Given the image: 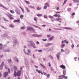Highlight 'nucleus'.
Wrapping results in <instances>:
<instances>
[{
	"mask_svg": "<svg viewBox=\"0 0 79 79\" xmlns=\"http://www.w3.org/2000/svg\"><path fill=\"white\" fill-rule=\"evenodd\" d=\"M71 47L73 49L74 48V44H72L71 46Z\"/></svg>",
	"mask_w": 79,
	"mask_h": 79,
	"instance_id": "nucleus-43",
	"label": "nucleus"
},
{
	"mask_svg": "<svg viewBox=\"0 0 79 79\" xmlns=\"http://www.w3.org/2000/svg\"><path fill=\"white\" fill-rule=\"evenodd\" d=\"M23 51L25 53V54H26V50L25 49H24Z\"/></svg>",
	"mask_w": 79,
	"mask_h": 79,
	"instance_id": "nucleus-46",
	"label": "nucleus"
},
{
	"mask_svg": "<svg viewBox=\"0 0 79 79\" xmlns=\"http://www.w3.org/2000/svg\"><path fill=\"white\" fill-rule=\"evenodd\" d=\"M8 71L9 73H10V69H9V68H8Z\"/></svg>",
	"mask_w": 79,
	"mask_h": 79,
	"instance_id": "nucleus-62",
	"label": "nucleus"
},
{
	"mask_svg": "<svg viewBox=\"0 0 79 79\" xmlns=\"http://www.w3.org/2000/svg\"><path fill=\"white\" fill-rule=\"evenodd\" d=\"M25 2L27 4H30V2H28L26 0L25 1Z\"/></svg>",
	"mask_w": 79,
	"mask_h": 79,
	"instance_id": "nucleus-38",
	"label": "nucleus"
},
{
	"mask_svg": "<svg viewBox=\"0 0 79 79\" xmlns=\"http://www.w3.org/2000/svg\"><path fill=\"white\" fill-rule=\"evenodd\" d=\"M6 15L8 17V18L10 19H15L13 17V16L11 14H9V15L6 14Z\"/></svg>",
	"mask_w": 79,
	"mask_h": 79,
	"instance_id": "nucleus-3",
	"label": "nucleus"
},
{
	"mask_svg": "<svg viewBox=\"0 0 79 79\" xmlns=\"http://www.w3.org/2000/svg\"><path fill=\"white\" fill-rule=\"evenodd\" d=\"M65 46V44H62L61 45L62 48H63Z\"/></svg>",
	"mask_w": 79,
	"mask_h": 79,
	"instance_id": "nucleus-27",
	"label": "nucleus"
},
{
	"mask_svg": "<svg viewBox=\"0 0 79 79\" xmlns=\"http://www.w3.org/2000/svg\"><path fill=\"white\" fill-rule=\"evenodd\" d=\"M18 44V41L17 40L15 39L14 40V44L13 45V46L14 47H15V46H16V45H17Z\"/></svg>",
	"mask_w": 79,
	"mask_h": 79,
	"instance_id": "nucleus-6",
	"label": "nucleus"
},
{
	"mask_svg": "<svg viewBox=\"0 0 79 79\" xmlns=\"http://www.w3.org/2000/svg\"><path fill=\"white\" fill-rule=\"evenodd\" d=\"M42 37V35H37V37Z\"/></svg>",
	"mask_w": 79,
	"mask_h": 79,
	"instance_id": "nucleus-37",
	"label": "nucleus"
},
{
	"mask_svg": "<svg viewBox=\"0 0 79 79\" xmlns=\"http://www.w3.org/2000/svg\"><path fill=\"white\" fill-rule=\"evenodd\" d=\"M14 68L15 69V70L14 72V76L15 77H16V76L19 77L20 76V75H21V70L19 71L18 72V69H17V67L14 66Z\"/></svg>",
	"mask_w": 79,
	"mask_h": 79,
	"instance_id": "nucleus-1",
	"label": "nucleus"
},
{
	"mask_svg": "<svg viewBox=\"0 0 79 79\" xmlns=\"http://www.w3.org/2000/svg\"><path fill=\"white\" fill-rule=\"evenodd\" d=\"M17 15H20V12L17 11L16 12Z\"/></svg>",
	"mask_w": 79,
	"mask_h": 79,
	"instance_id": "nucleus-55",
	"label": "nucleus"
},
{
	"mask_svg": "<svg viewBox=\"0 0 79 79\" xmlns=\"http://www.w3.org/2000/svg\"><path fill=\"white\" fill-rule=\"evenodd\" d=\"M47 36L49 38L51 36V35H47Z\"/></svg>",
	"mask_w": 79,
	"mask_h": 79,
	"instance_id": "nucleus-49",
	"label": "nucleus"
},
{
	"mask_svg": "<svg viewBox=\"0 0 79 79\" xmlns=\"http://www.w3.org/2000/svg\"><path fill=\"white\" fill-rule=\"evenodd\" d=\"M44 18H45L46 19H47V15H44Z\"/></svg>",
	"mask_w": 79,
	"mask_h": 79,
	"instance_id": "nucleus-57",
	"label": "nucleus"
},
{
	"mask_svg": "<svg viewBox=\"0 0 79 79\" xmlns=\"http://www.w3.org/2000/svg\"><path fill=\"white\" fill-rule=\"evenodd\" d=\"M66 41V40H64V41H62V44H63V43H64Z\"/></svg>",
	"mask_w": 79,
	"mask_h": 79,
	"instance_id": "nucleus-59",
	"label": "nucleus"
},
{
	"mask_svg": "<svg viewBox=\"0 0 79 79\" xmlns=\"http://www.w3.org/2000/svg\"><path fill=\"white\" fill-rule=\"evenodd\" d=\"M29 6L30 8H34V9H35V7H34L33 6Z\"/></svg>",
	"mask_w": 79,
	"mask_h": 79,
	"instance_id": "nucleus-39",
	"label": "nucleus"
},
{
	"mask_svg": "<svg viewBox=\"0 0 79 79\" xmlns=\"http://www.w3.org/2000/svg\"><path fill=\"white\" fill-rule=\"evenodd\" d=\"M20 19H19L17 20H15L14 21V23H20Z\"/></svg>",
	"mask_w": 79,
	"mask_h": 79,
	"instance_id": "nucleus-9",
	"label": "nucleus"
},
{
	"mask_svg": "<svg viewBox=\"0 0 79 79\" xmlns=\"http://www.w3.org/2000/svg\"><path fill=\"white\" fill-rule=\"evenodd\" d=\"M56 20L57 21H59V22L61 23V20H62V19H60V18H57L56 19Z\"/></svg>",
	"mask_w": 79,
	"mask_h": 79,
	"instance_id": "nucleus-15",
	"label": "nucleus"
},
{
	"mask_svg": "<svg viewBox=\"0 0 79 79\" xmlns=\"http://www.w3.org/2000/svg\"><path fill=\"white\" fill-rule=\"evenodd\" d=\"M21 29H25V27H21Z\"/></svg>",
	"mask_w": 79,
	"mask_h": 79,
	"instance_id": "nucleus-44",
	"label": "nucleus"
},
{
	"mask_svg": "<svg viewBox=\"0 0 79 79\" xmlns=\"http://www.w3.org/2000/svg\"><path fill=\"white\" fill-rule=\"evenodd\" d=\"M23 17L24 16L23 15H21L20 16V18H21V19H23Z\"/></svg>",
	"mask_w": 79,
	"mask_h": 79,
	"instance_id": "nucleus-50",
	"label": "nucleus"
},
{
	"mask_svg": "<svg viewBox=\"0 0 79 79\" xmlns=\"http://www.w3.org/2000/svg\"><path fill=\"white\" fill-rule=\"evenodd\" d=\"M67 0H65L63 4V5H64V4H66V2H67Z\"/></svg>",
	"mask_w": 79,
	"mask_h": 79,
	"instance_id": "nucleus-40",
	"label": "nucleus"
},
{
	"mask_svg": "<svg viewBox=\"0 0 79 79\" xmlns=\"http://www.w3.org/2000/svg\"><path fill=\"white\" fill-rule=\"evenodd\" d=\"M4 66V62H2L1 63V64L0 65V69H2L3 67Z\"/></svg>",
	"mask_w": 79,
	"mask_h": 79,
	"instance_id": "nucleus-8",
	"label": "nucleus"
},
{
	"mask_svg": "<svg viewBox=\"0 0 79 79\" xmlns=\"http://www.w3.org/2000/svg\"><path fill=\"white\" fill-rule=\"evenodd\" d=\"M15 61H16V62H17V63L18 62V59L17 57H15Z\"/></svg>",
	"mask_w": 79,
	"mask_h": 79,
	"instance_id": "nucleus-24",
	"label": "nucleus"
},
{
	"mask_svg": "<svg viewBox=\"0 0 79 79\" xmlns=\"http://www.w3.org/2000/svg\"><path fill=\"white\" fill-rule=\"evenodd\" d=\"M51 71H53L54 70V69H53V68H52V67H51Z\"/></svg>",
	"mask_w": 79,
	"mask_h": 79,
	"instance_id": "nucleus-58",
	"label": "nucleus"
},
{
	"mask_svg": "<svg viewBox=\"0 0 79 79\" xmlns=\"http://www.w3.org/2000/svg\"><path fill=\"white\" fill-rule=\"evenodd\" d=\"M48 17L49 18H51V19H53V18H54L53 16L51 15H49Z\"/></svg>",
	"mask_w": 79,
	"mask_h": 79,
	"instance_id": "nucleus-31",
	"label": "nucleus"
},
{
	"mask_svg": "<svg viewBox=\"0 0 79 79\" xmlns=\"http://www.w3.org/2000/svg\"><path fill=\"white\" fill-rule=\"evenodd\" d=\"M10 12L11 13H12V14H14L15 13V12L14 11L12 10H10Z\"/></svg>",
	"mask_w": 79,
	"mask_h": 79,
	"instance_id": "nucleus-29",
	"label": "nucleus"
},
{
	"mask_svg": "<svg viewBox=\"0 0 79 79\" xmlns=\"http://www.w3.org/2000/svg\"><path fill=\"white\" fill-rule=\"evenodd\" d=\"M47 6H45L44 7V10H46V9H47Z\"/></svg>",
	"mask_w": 79,
	"mask_h": 79,
	"instance_id": "nucleus-41",
	"label": "nucleus"
},
{
	"mask_svg": "<svg viewBox=\"0 0 79 79\" xmlns=\"http://www.w3.org/2000/svg\"><path fill=\"white\" fill-rule=\"evenodd\" d=\"M25 9L26 11H27V12H28V13H29L30 12V10H29V9L27 8V7H25Z\"/></svg>",
	"mask_w": 79,
	"mask_h": 79,
	"instance_id": "nucleus-18",
	"label": "nucleus"
},
{
	"mask_svg": "<svg viewBox=\"0 0 79 79\" xmlns=\"http://www.w3.org/2000/svg\"><path fill=\"white\" fill-rule=\"evenodd\" d=\"M54 38V36H52L50 38H49V40H53V39Z\"/></svg>",
	"mask_w": 79,
	"mask_h": 79,
	"instance_id": "nucleus-28",
	"label": "nucleus"
},
{
	"mask_svg": "<svg viewBox=\"0 0 79 79\" xmlns=\"http://www.w3.org/2000/svg\"><path fill=\"white\" fill-rule=\"evenodd\" d=\"M73 15H75V13H74V12L72 14V16H73Z\"/></svg>",
	"mask_w": 79,
	"mask_h": 79,
	"instance_id": "nucleus-64",
	"label": "nucleus"
},
{
	"mask_svg": "<svg viewBox=\"0 0 79 79\" xmlns=\"http://www.w3.org/2000/svg\"><path fill=\"white\" fill-rule=\"evenodd\" d=\"M48 66H49V67H50L51 66V64H50V63H48Z\"/></svg>",
	"mask_w": 79,
	"mask_h": 79,
	"instance_id": "nucleus-48",
	"label": "nucleus"
},
{
	"mask_svg": "<svg viewBox=\"0 0 79 79\" xmlns=\"http://www.w3.org/2000/svg\"><path fill=\"white\" fill-rule=\"evenodd\" d=\"M33 27H35V28H38L39 29H40V30H42V29L41 28H40V27H39L35 25H33Z\"/></svg>",
	"mask_w": 79,
	"mask_h": 79,
	"instance_id": "nucleus-11",
	"label": "nucleus"
},
{
	"mask_svg": "<svg viewBox=\"0 0 79 79\" xmlns=\"http://www.w3.org/2000/svg\"><path fill=\"white\" fill-rule=\"evenodd\" d=\"M61 28H63V29H67V30H72V28L70 27H61Z\"/></svg>",
	"mask_w": 79,
	"mask_h": 79,
	"instance_id": "nucleus-10",
	"label": "nucleus"
},
{
	"mask_svg": "<svg viewBox=\"0 0 79 79\" xmlns=\"http://www.w3.org/2000/svg\"><path fill=\"white\" fill-rule=\"evenodd\" d=\"M42 27H46V25H43L41 26Z\"/></svg>",
	"mask_w": 79,
	"mask_h": 79,
	"instance_id": "nucleus-54",
	"label": "nucleus"
},
{
	"mask_svg": "<svg viewBox=\"0 0 79 79\" xmlns=\"http://www.w3.org/2000/svg\"><path fill=\"white\" fill-rule=\"evenodd\" d=\"M36 9L37 10H42V8H40L39 7H38Z\"/></svg>",
	"mask_w": 79,
	"mask_h": 79,
	"instance_id": "nucleus-33",
	"label": "nucleus"
},
{
	"mask_svg": "<svg viewBox=\"0 0 79 79\" xmlns=\"http://www.w3.org/2000/svg\"><path fill=\"white\" fill-rule=\"evenodd\" d=\"M0 6L1 7H2V8H4L5 7V6L2 5V4H0Z\"/></svg>",
	"mask_w": 79,
	"mask_h": 79,
	"instance_id": "nucleus-34",
	"label": "nucleus"
},
{
	"mask_svg": "<svg viewBox=\"0 0 79 79\" xmlns=\"http://www.w3.org/2000/svg\"><path fill=\"white\" fill-rule=\"evenodd\" d=\"M52 45V43H47L45 45V46L47 47H49V46H50V45Z\"/></svg>",
	"mask_w": 79,
	"mask_h": 79,
	"instance_id": "nucleus-14",
	"label": "nucleus"
},
{
	"mask_svg": "<svg viewBox=\"0 0 79 79\" xmlns=\"http://www.w3.org/2000/svg\"><path fill=\"white\" fill-rule=\"evenodd\" d=\"M10 27H11L12 28H13L14 27V26H13L11 25H10Z\"/></svg>",
	"mask_w": 79,
	"mask_h": 79,
	"instance_id": "nucleus-45",
	"label": "nucleus"
},
{
	"mask_svg": "<svg viewBox=\"0 0 79 79\" xmlns=\"http://www.w3.org/2000/svg\"><path fill=\"white\" fill-rule=\"evenodd\" d=\"M56 30H59V31H60V30L64 31V30H63V29H59L58 28H56Z\"/></svg>",
	"mask_w": 79,
	"mask_h": 79,
	"instance_id": "nucleus-53",
	"label": "nucleus"
},
{
	"mask_svg": "<svg viewBox=\"0 0 79 79\" xmlns=\"http://www.w3.org/2000/svg\"><path fill=\"white\" fill-rule=\"evenodd\" d=\"M3 19H4L5 20V21H8V20H7L5 18H3Z\"/></svg>",
	"mask_w": 79,
	"mask_h": 79,
	"instance_id": "nucleus-61",
	"label": "nucleus"
},
{
	"mask_svg": "<svg viewBox=\"0 0 79 79\" xmlns=\"http://www.w3.org/2000/svg\"><path fill=\"white\" fill-rule=\"evenodd\" d=\"M43 52V51L42 49L39 50H38V52Z\"/></svg>",
	"mask_w": 79,
	"mask_h": 79,
	"instance_id": "nucleus-42",
	"label": "nucleus"
},
{
	"mask_svg": "<svg viewBox=\"0 0 79 79\" xmlns=\"http://www.w3.org/2000/svg\"><path fill=\"white\" fill-rule=\"evenodd\" d=\"M44 5H45V6H48V7H50L49 4L48 3H46Z\"/></svg>",
	"mask_w": 79,
	"mask_h": 79,
	"instance_id": "nucleus-23",
	"label": "nucleus"
},
{
	"mask_svg": "<svg viewBox=\"0 0 79 79\" xmlns=\"http://www.w3.org/2000/svg\"><path fill=\"white\" fill-rule=\"evenodd\" d=\"M37 16H38L39 17H40L41 16H42V14H38L37 15Z\"/></svg>",
	"mask_w": 79,
	"mask_h": 79,
	"instance_id": "nucleus-30",
	"label": "nucleus"
},
{
	"mask_svg": "<svg viewBox=\"0 0 79 79\" xmlns=\"http://www.w3.org/2000/svg\"><path fill=\"white\" fill-rule=\"evenodd\" d=\"M1 37H6L7 39H9L10 37L8 36V34H3L1 35Z\"/></svg>",
	"mask_w": 79,
	"mask_h": 79,
	"instance_id": "nucleus-4",
	"label": "nucleus"
},
{
	"mask_svg": "<svg viewBox=\"0 0 79 79\" xmlns=\"http://www.w3.org/2000/svg\"><path fill=\"white\" fill-rule=\"evenodd\" d=\"M27 30H28V31H31V30L34 31V28L32 27H27Z\"/></svg>",
	"mask_w": 79,
	"mask_h": 79,
	"instance_id": "nucleus-16",
	"label": "nucleus"
},
{
	"mask_svg": "<svg viewBox=\"0 0 79 79\" xmlns=\"http://www.w3.org/2000/svg\"><path fill=\"white\" fill-rule=\"evenodd\" d=\"M5 69H7L8 68V67H7V66H6V65H5Z\"/></svg>",
	"mask_w": 79,
	"mask_h": 79,
	"instance_id": "nucleus-60",
	"label": "nucleus"
},
{
	"mask_svg": "<svg viewBox=\"0 0 79 79\" xmlns=\"http://www.w3.org/2000/svg\"><path fill=\"white\" fill-rule=\"evenodd\" d=\"M27 42L30 43V44H28V46L30 47H33V48H36V46H35V44L32 41H28Z\"/></svg>",
	"mask_w": 79,
	"mask_h": 79,
	"instance_id": "nucleus-2",
	"label": "nucleus"
},
{
	"mask_svg": "<svg viewBox=\"0 0 79 79\" xmlns=\"http://www.w3.org/2000/svg\"><path fill=\"white\" fill-rule=\"evenodd\" d=\"M0 6L1 7H2V8H4L5 7V6L2 5V4H0Z\"/></svg>",
	"mask_w": 79,
	"mask_h": 79,
	"instance_id": "nucleus-35",
	"label": "nucleus"
},
{
	"mask_svg": "<svg viewBox=\"0 0 79 79\" xmlns=\"http://www.w3.org/2000/svg\"><path fill=\"white\" fill-rule=\"evenodd\" d=\"M32 36L33 37H37V34H34L32 35Z\"/></svg>",
	"mask_w": 79,
	"mask_h": 79,
	"instance_id": "nucleus-20",
	"label": "nucleus"
},
{
	"mask_svg": "<svg viewBox=\"0 0 79 79\" xmlns=\"http://www.w3.org/2000/svg\"><path fill=\"white\" fill-rule=\"evenodd\" d=\"M66 73V71L65 70H64L63 71V73L64 75H65Z\"/></svg>",
	"mask_w": 79,
	"mask_h": 79,
	"instance_id": "nucleus-22",
	"label": "nucleus"
},
{
	"mask_svg": "<svg viewBox=\"0 0 79 79\" xmlns=\"http://www.w3.org/2000/svg\"><path fill=\"white\" fill-rule=\"evenodd\" d=\"M60 67V68H62V69H64L66 68V67L63 64L61 65Z\"/></svg>",
	"mask_w": 79,
	"mask_h": 79,
	"instance_id": "nucleus-17",
	"label": "nucleus"
},
{
	"mask_svg": "<svg viewBox=\"0 0 79 79\" xmlns=\"http://www.w3.org/2000/svg\"><path fill=\"white\" fill-rule=\"evenodd\" d=\"M67 10L69 12V11H71V8H69L67 9Z\"/></svg>",
	"mask_w": 79,
	"mask_h": 79,
	"instance_id": "nucleus-32",
	"label": "nucleus"
},
{
	"mask_svg": "<svg viewBox=\"0 0 79 79\" xmlns=\"http://www.w3.org/2000/svg\"><path fill=\"white\" fill-rule=\"evenodd\" d=\"M25 64H26V68H29V63H28V62H27V60H25Z\"/></svg>",
	"mask_w": 79,
	"mask_h": 79,
	"instance_id": "nucleus-5",
	"label": "nucleus"
},
{
	"mask_svg": "<svg viewBox=\"0 0 79 79\" xmlns=\"http://www.w3.org/2000/svg\"><path fill=\"white\" fill-rule=\"evenodd\" d=\"M3 57V55H0V58H2Z\"/></svg>",
	"mask_w": 79,
	"mask_h": 79,
	"instance_id": "nucleus-47",
	"label": "nucleus"
},
{
	"mask_svg": "<svg viewBox=\"0 0 79 79\" xmlns=\"http://www.w3.org/2000/svg\"><path fill=\"white\" fill-rule=\"evenodd\" d=\"M4 52H10V49H4L3 50Z\"/></svg>",
	"mask_w": 79,
	"mask_h": 79,
	"instance_id": "nucleus-13",
	"label": "nucleus"
},
{
	"mask_svg": "<svg viewBox=\"0 0 79 79\" xmlns=\"http://www.w3.org/2000/svg\"><path fill=\"white\" fill-rule=\"evenodd\" d=\"M57 59L58 60H60V54L59 53H58V54L56 55Z\"/></svg>",
	"mask_w": 79,
	"mask_h": 79,
	"instance_id": "nucleus-19",
	"label": "nucleus"
},
{
	"mask_svg": "<svg viewBox=\"0 0 79 79\" xmlns=\"http://www.w3.org/2000/svg\"><path fill=\"white\" fill-rule=\"evenodd\" d=\"M25 55H28V56H31V53L30 52H27L26 54H25Z\"/></svg>",
	"mask_w": 79,
	"mask_h": 79,
	"instance_id": "nucleus-26",
	"label": "nucleus"
},
{
	"mask_svg": "<svg viewBox=\"0 0 79 79\" xmlns=\"http://www.w3.org/2000/svg\"><path fill=\"white\" fill-rule=\"evenodd\" d=\"M28 53H31V49H29L28 50Z\"/></svg>",
	"mask_w": 79,
	"mask_h": 79,
	"instance_id": "nucleus-63",
	"label": "nucleus"
},
{
	"mask_svg": "<svg viewBox=\"0 0 79 79\" xmlns=\"http://www.w3.org/2000/svg\"><path fill=\"white\" fill-rule=\"evenodd\" d=\"M73 3H77V2H79V0H73Z\"/></svg>",
	"mask_w": 79,
	"mask_h": 79,
	"instance_id": "nucleus-21",
	"label": "nucleus"
},
{
	"mask_svg": "<svg viewBox=\"0 0 79 79\" xmlns=\"http://www.w3.org/2000/svg\"><path fill=\"white\" fill-rule=\"evenodd\" d=\"M8 62L9 63H11V60L9 59L8 60Z\"/></svg>",
	"mask_w": 79,
	"mask_h": 79,
	"instance_id": "nucleus-36",
	"label": "nucleus"
},
{
	"mask_svg": "<svg viewBox=\"0 0 79 79\" xmlns=\"http://www.w3.org/2000/svg\"><path fill=\"white\" fill-rule=\"evenodd\" d=\"M56 10H60V7H57L56 9Z\"/></svg>",
	"mask_w": 79,
	"mask_h": 79,
	"instance_id": "nucleus-52",
	"label": "nucleus"
},
{
	"mask_svg": "<svg viewBox=\"0 0 79 79\" xmlns=\"http://www.w3.org/2000/svg\"><path fill=\"white\" fill-rule=\"evenodd\" d=\"M8 75V72H6L4 73V77H6V76Z\"/></svg>",
	"mask_w": 79,
	"mask_h": 79,
	"instance_id": "nucleus-12",
	"label": "nucleus"
},
{
	"mask_svg": "<svg viewBox=\"0 0 79 79\" xmlns=\"http://www.w3.org/2000/svg\"><path fill=\"white\" fill-rule=\"evenodd\" d=\"M40 65L43 68H44V69H45V66H44V65H43L42 64H40Z\"/></svg>",
	"mask_w": 79,
	"mask_h": 79,
	"instance_id": "nucleus-25",
	"label": "nucleus"
},
{
	"mask_svg": "<svg viewBox=\"0 0 79 79\" xmlns=\"http://www.w3.org/2000/svg\"><path fill=\"white\" fill-rule=\"evenodd\" d=\"M57 14H55V15H53V16H54L55 17H57Z\"/></svg>",
	"mask_w": 79,
	"mask_h": 79,
	"instance_id": "nucleus-51",
	"label": "nucleus"
},
{
	"mask_svg": "<svg viewBox=\"0 0 79 79\" xmlns=\"http://www.w3.org/2000/svg\"><path fill=\"white\" fill-rule=\"evenodd\" d=\"M37 18L36 17H35L34 18V20H35V21H37Z\"/></svg>",
	"mask_w": 79,
	"mask_h": 79,
	"instance_id": "nucleus-56",
	"label": "nucleus"
},
{
	"mask_svg": "<svg viewBox=\"0 0 79 79\" xmlns=\"http://www.w3.org/2000/svg\"><path fill=\"white\" fill-rule=\"evenodd\" d=\"M59 77H63V78H64V79H68V77L64 75L59 76Z\"/></svg>",
	"mask_w": 79,
	"mask_h": 79,
	"instance_id": "nucleus-7",
	"label": "nucleus"
}]
</instances>
